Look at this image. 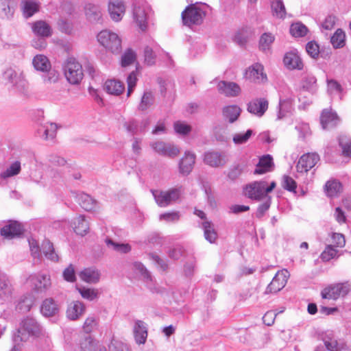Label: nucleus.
I'll use <instances>...</instances> for the list:
<instances>
[{
  "label": "nucleus",
  "instance_id": "58836bf2",
  "mask_svg": "<svg viewBox=\"0 0 351 351\" xmlns=\"http://www.w3.org/2000/svg\"><path fill=\"white\" fill-rule=\"evenodd\" d=\"M241 110L237 105L228 106L223 108V115L230 123H234L240 116Z\"/></svg>",
  "mask_w": 351,
  "mask_h": 351
},
{
  "label": "nucleus",
  "instance_id": "9b49d317",
  "mask_svg": "<svg viewBox=\"0 0 351 351\" xmlns=\"http://www.w3.org/2000/svg\"><path fill=\"white\" fill-rule=\"evenodd\" d=\"M151 146L156 152L164 156L174 158L180 153L178 147L162 141L154 143Z\"/></svg>",
  "mask_w": 351,
  "mask_h": 351
},
{
  "label": "nucleus",
  "instance_id": "0eeeda50",
  "mask_svg": "<svg viewBox=\"0 0 351 351\" xmlns=\"http://www.w3.org/2000/svg\"><path fill=\"white\" fill-rule=\"evenodd\" d=\"M350 290L348 283H337L324 289L322 291L321 295L324 299L337 300L339 297L346 295Z\"/></svg>",
  "mask_w": 351,
  "mask_h": 351
},
{
  "label": "nucleus",
  "instance_id": "1a4fd4ad",
  "mask_svg": "<svg viewBox=\"0 0 351 351\" xmlns=\"http://www.w3.org/2000/svg\"><path fill=\"white\" fill-rule=\"evenodd\" d=\"M319 160V156L315 153L304 154L298 162L297 171L300 173H306L312 169Z\"/></svg>",
  "mask_w": 351,
  "mask_h": 351
},
{
  "label": "nucleus",
  "instance_id": "4c0bfd02",
  "mask_svg": "<svg viewBox=\"0 0 351 351\" xmlns=\"http://www.w3.org/2000/svg\"><path fill=\"white\" fill-rule=\"evenodd\" d=\"M12 292V285L5 276H0V298L3 300H7L11 296Z\"/></svg>",
  "mask_w": 351,
  "mask_h": 351
},
{
  "label": "nucleus",
  "instance_id": "680f3d73",
  "mask_svg": "<svg viewBox=\"0 0 351 351\" xmlns=\"http://www.w3.org/2000/svg\"><path fill=\"white\" fill-rule=\"evenodd\" d=\"M261 201H263V202L258 206L256 213V216L258 218L263 217L265 213L269 210L271 203V197H266V198Z\"/></svg>",
  "mask_w": 351,
  "mask_h": 351
},
{
  "label": "nucleus",
  "instance_id": "393cba45",
  "mask_svg": "<svg viewBox=\"0 0 351 351\" xmlns=\"http://www.w3.org/2000/svg\"><path fill=\"white\" fill-rule=\"evenodd\" d=\"M80 351H106V348L90 337H85L80 343Z\"/></svg>",
  "mask_w": 351,
  "mask_h": 351
},
{
  "label": "nucleus",
  "instance_id": "0e129e2a",
  "mask_svg": "<svg viewBox=\"0 0 351 351\" xmlns=\"http://www.w3.org/2000/svg\"><path fill=\"white\" fill-rule=\"evenodd\" d=\"M173 128L176 132L181 135H187L191 131V125L179 121L174 123Z\"/></svg>",
  "mask_w": 351,
  "mask_h": 351
},
{
  "label": "nucleus",
  "instance_id": "b1692460",
  "mask_svg": "<svg viewBox=\"0 0 351 351\" xmlns=\"http://www.w3.org/2000/svg\"><path fill=\"white\" fill-rule=\"evenodd\" d=\"M134 336L136 343L144 344L147 337V329L145 322L138 320L134 326Z\"/></svg>",
  "mask_w": 351,
  "mask_h": 351
},
{
  "label": "nucleus",
  "instance_id": "6e6552de",
  "mask_svg": "<svg viewBox=\"0 0 351 351\" xmlns=\"http://www.w3.org/2000/svg\"><path fill=\"white\" fill-rule=\"evenodd\" d=\"M84 13L86 19L93 24L103 23V12L99 5L92 3H86L84 6Z\"/></svg>",
  "mask_w": 351,
  "mask_h": 351
},
{
  "label": "nucleus",
  "instance_id": "338daca9",
  "mask_svg": "<svg viewBox=\"0 0 351 351\" xmlns=\"http://www.w3.org/2000/svg\"><path fill=\"white\" fill-rule=\"evenodd\" d=\"M282 186L283 189L290 191L295 193V189L297 184L295 181L289 176H284L282 177Z\"/></svg>",
  "mask_w": 351,
  "mask_h": 351
},
{
  "label": "nucleus",
  "instance_id": "13d9d810",
  "mask_svg": "<svg viewBox=\"0 0 351 351\" xmlns=\"http://www.w3.org/2000/svg\"><path fill=\"white\" fill-rule=\"evenodd\" d=\"M292 109V104L290 100L284 99L280 100L279 102V111L278 113V119H281L286 116V113L291 112Z\"/></svg>",
  "mask_w": 351,
  "mask_h": 351
},
{
  "label": "nucleus",
  "instance_id": "20e7f679",
  "mask_svg": "<svg viewBox=\"0 0 351 351\" xmlns=\"http://www.w3.org/2000/svg\"><path fill=\"white\" fill-rule=\"evenodd\" d=\"M98 42L107 50L117 53L121 49V40L114 32L105 29L101 31L97 35Z\"/></svg>",
  "mask_w": 351,
  "mask_h": 351
},
{
  "label": "nucleus",
  "instance_id": "f3484780",
  "mask_svg": "<svg viewBox=\"0 0 351 351\" xmlns=\"http://www.w3.org/2000/svg\"><path fill=\"white\" fill-rule=\"evenodd\" d=\"M23 233L22 226L17 221H10L1 229V234L5 239H11Z\"/></svg>",
  "mask_w": 351,
  "mask_h": 351
},
{
  "label": "nucleus",
  "instance_id": "774afa93",
  "mask_svg": "<svg viewBox=\"0 0 351 351\" xmlns=\"http://www.w3.org/2000/svg\"><path fill=\"white\" fill-rule=\"evenodd\" d=\"M306 51L314 59H317L319 57V47L315 41H310L306 44Z\"/></svg>",
  "mask_w": 351,
  "mask_h": 351
},
{
  "label": "nucleus",
  "instance_id": "e2e57ef3",
  "mask_svg": "<svg viewBox=\"0 0 351 351\" xmlns=\"http://www.w3.org/2000/svg\"><path fill=\"white\" fill-rule=\"evenodd\" d=\"M108 351H131L128 346L117 339H112L108 346Z\"/></svg>",
  "mask_w": 351,
  "mask_h": 351
},
{
  "label": "nucleus",
  "instance_id": "6e6d98bb",
  "mask_svg": "<svg viewBox=\"0 0 351 351\" xmlns=\"http://www.w3.org/2000/svg\"><path fill=\"white\" fill-rule=\"evenodd\" d=\"M154 103V95L150 91H145L141 98L138 106V110L144 111L150 107Z\"/></svg>",
  "mask_w": 351,
  "mask_h": 351
},
{
  "label": "nucleus",
  "instance_id": "c756f323",
  "mask_svg": "<svg viewBox=\"0 0 351 351\" xmlns=\"http://www.w3.org/2000/svg\"><path fill=\"white\" fill-rule=\"evenodd\" d=\"M33 32L40 37H49L52 34L50 25L44 21H37L32 23Z\"/></svg>",
  "mask_w": 351,
  "mask_h": 351
},
{
  "label": "nucleus",
  "instance_id": "dca6fc26",
  "mask_svg": "<svg viewBox=\"0 0 351 351\" xmlns=\"http://www.w3.org/2000/svg\"><path fill=\"white\" fill-rule=\"evenodd\" d=\"M283 62L289 70H302L304 64L298 53L295 51H289L285 53Z\"/></svg>",
  "mask_w": 351,
  "mask_h": 351
},
{
  "label": "nucleus",
  "instance_id": "412c9836",
  "mask_svg": "<svg viewBox=\"0 0 351 351\" xmlns=\"http://www.w3.org/2000/svg\"><path fill=\"white\" fill-rule=\"evenodd\" d=\"M287 280L283 274L278 272L273 278L271 282L267 287L264 293H276L280 291L286 285Z\"/></svg>",
  "mask_w": 351,
  "mask_h": 351
},
{
  "label": "nucleus",
  "instance_id": "2f4dec72",
  "mask_svg": "<svg viewBox=\"0 0 351 351\" xmlns=\"http://www.w3.org/2000/svg\"><path fill=\"white\" fill-rule=\"evenodd\" d=\"M148 124L149 121L147 119L142 121L140 124L136 120L132 119L125 122L123 126L128 132L134 135L144 132Z\"/></svg>",
  "mask_w": 351,
  "mask_h": 351
},
{
  "label": "nucleus",
  "instance_id": "37998d69",
  "mask_svg": "<svg viewBox=\"0 0 351 351\" xmlns=\"http://www.w3.org/2000/svg\"><path fill=\"white\" fill-rule=\"evenodd\" d=\"M275 40V36L269 32L264 33L259 39L260 50L266 52L269 51L271 44Z\"/></svg>",
  "mask_w": 351,
  "mask_h": 351
},
{
  "label": "nucleus",
  "instance_id": "6ab92c4d",
  "mask_svg": "<svg viewBox=\"0 0 351 351\" xmlns=\"http://www.w3.org/2000/svg\"><path fill=\"white\" fill-rule=\"evenodd\" d=\"M195 162V155L190 152H186L179 162L180 173L188 175L191 173Z\"/></svg>",
  "mask_w": 351,
  "mask_h": 351
},
{
  "label": "nucleus",
  "instance_id": "5701e85b",
  "mask_svg": "<svg viewBox=\"0 0 351 351\" xmlns=\"http://www.w3.org/2000/svg\"><path fill=\"white\" fill-rule=\"evenodd\" d=\"M40 312L45 317L56 316L59 312V306L52 298L45 299L40 306Z\"/></svg>",
  "mask_w": 351,
  "mask_h": 351
},
{
  "label": "nucleus",
  "instance_id": "c03bdc74",
  "mask_svg": "<svg viewBox=\"0 0 351 351\" xmlns=\"http://www.w3.org/2000/svg\"><path fill=\"white\" fill-rule=\"evenodd\" d=\"M134 271L141 276L143 280L148 283L152 281V276L147 268L140 262H134L132 264Z\"/></svg>",
  "mask_w": 351,
  "mask_h": 351
},
{
  "label": "nucleus",
  "instance_id": "7c9ffc66",
  "mask_svg": "<svg viewBox=\"0 0 351 351\" xmlns=\"http://www.w3.org/2000/svg\"><path fill=\"white\" fill-rule=\"evenodd\" d=\"M274 166L272 157L267 154L261 157L254 171V174H263L271 170Z\"/></svg>",
  "mask_w": 351,
  "mask_h": 351
},
{
  "label": "nucleus",
  "instance_id": "4be33fe9",
  "mask_svg": "<svg viewBox=\"0 0 351 351\" xmlns=\"http://www.w3.org/2000/svg\"><path fill=\"white\" fill-rule=\"evenodd\" d=\"M85 305L80 301L72 302L67 308L66 317L71 320L79 319L85 312Z\"/></svg>",
  "mask_w": 351,
  "mask_h": 351
},
{
  "label": "nucleus",
  "instance_id": "a19ab883",
  "mask_svg": "<svg viewBox=\"0 0 351 351\" xmlns=\"http://www.w3.org/2000/svg\"><path fill=\"white\" fill-rule=\"evenodd\" d=\"M271 8L274 16L284 19L286 16V10L282 0H271Z\"/></svg>",
  "mask_w": 351,
  "mask_h": 351
},
{
  "label": "nucleus",
  "instance_id": "2eb2a0df",
  "mask_svg": "<svg viewBox=\"0 0 351 351\" xmlns=\"http://www.w3.org/2000/svg\"><path fill=\"white\" fill-rule=\"evenodd\" d=\"M133 18L142 31H145L147 29V11L145 5L134 4L133 8Z\"/></svg>",
  "mask_w": 351,
  "mask_h": 351
},
{
  "label": "nucleus",
  "instance_id": "f03ea898",
  "mask_svg": "<svg viewBox=\"0 0 351 351\" xmlns=\"http://www.w3.org/2000/svg\"><path fill=\"white\" fill-rule=\"evenodd\" d=\"M17 332L14 341H25L30 337H38L43 335V328L36 319L27 316L21 321Z\"/></svg>",
  "mask_w": 351,
  "mask_h": 351
},
{
  "label": "nucleus",
  "instance_id": "aec40b11",
  "mask_svg": "<svg viewBox=\"0 0 351 351\" xmlns=\"http://www.w3.org/2000/svg\"><path fill=\"white\" fill-rule=\"evenodd\" d=\"M321 124L324 129L335 127L339 122V119L335 112L324 110L321 115Z\"/></svg>",
  "mask_w": 351,
  "mask_h": 351
},
{
  "label": "nucleus",
  "instance_id": "e433bc0d",
  "mask_svg": "<svg viewBox=\"0 0 351 351\" xmlns=\"http://www.w3.org/2000/svg\"><path fill=\"white\" fill-rule=\"evenodd\" d=\"M21 6L23 15L26 18L32 16L38 11V5L32 0H22Z\"/></svg>",
  "mask_w": 351,
  "mask_h": 351
},
{
  "label": "nucleus",
  "instance_id": "a878e982",
  "mask_svg": "<svg viewBox=\"0 0 351 351\" xmlns=\"http://www.w3.org/2000/svg\"><path fill=\"white\" fill-rule=\"evenodd\" d=\"M324 346L328 351H341L344 345L338 342L332 332L326 333L322 338Z\"/></svg>",
  "mask_w": 351,
  "mask_h": 351
},
{
  "label": "nucleus",
  "instance_id": "bf43d9fd",
  "mask_svg": "<svg viewBox=\"0 0 351 351\" xmlns=\"http://www.w3.org/2000/svg\"><path fill=\"white\" fill-rule=\"evenodd\" d=\"M339 145L342 149L343 156H351V139L346 136H340L339 138Z\"/></svg>",
  "mask_w": 351,
  "mask_h": 351
},
{
  "label": "nucleus",
  "instance_id": "864d4df0",
  "mask_svg": "<svg viewBox=\"0 0 351 351\" xmlns=\"http://www.w3.org/2000/svg\"><path fill=\"white\" fill-rule=\"evenodd\" d=\"M289 32L293 37H303L307 34L308 29L304 24L298 22L291 25Z\"/></svg>",
  "mask_w": 351,
  "mask_h": 351
},
{
  "label": "nucleus",
  "instance_id": "ea45409f",
  "mask_svg": "<svg viewBox=\"0 0 351 351\" xmlns=\"http://www.w3.org/2000/svg\"><path fill=\"white\" fill-rule=\"evenodd\" d=\"M42 252L45 256L52 261H58V255L55 252L53 243L49 240H44L41 245Z\"/></svg>",
  "mask_w": 351,
  "mask_h": 351
},
{
  "label": "nucleus",
  "instance_id": "8fccbe9b",
  "mask_svg": "<svg viewBox=\"0 0 351 351\" xmlns=\"http://www.w3.org/2000/svg\"><path fill=\"white\" fill-rule=\"evenodd\" d=\"M136 60V53L131 49H126L121 57V65L122 67H126Z\"/></svg>",
  "mask_w": 351,
  "mask_h": 351
},
{
  "label": "nucleus",
  "instance_id": "bb28decb",
  "mask_svg": "<svg viewBox=\"0 0 351 351\" xmlns=\"http://www.w3.org/2000/svg\"><path fill=\"white\" fill-rule=\"evenodd\" d=\"M204 160L206 164L213 167H218L225 165L224 157L219 152H210L204 155Z\"/></svg>",
  "mask_w": 351,
  "mask_h": 351
},
{
  "label": "nucleus",
  "instance_id": "423d86ee",
  "mask_svg": "<svg viewBox=\"0 0 351 351\" xmlns=\"http://www.w3.org/2000/svg\"><path fill=\"white\" fill-rule=\"evenodd\" d=\"M181 188H173L168 191H152V194L157 204L160 207H166L179 199Z\"/></svg>",
  "mask_w": 351,
  "mask_h": 351
},
{
  "label": "nucleus",
  "instance_id": "473e14b6",
  "mask_svg": "<svg viewBox=\"0 0 351 351\" xmlns=\"http://www.w3.org/2000/svg\"><path fill=\"white\" fill-rule=\"evenodd\" d=\"M73 226L75 232L81 236H84L89 230L88 222L82 215H80L74 219Z\"/></svg>",
  "mask_w": 351,
  "mask_h": 351
},
{
  "label": "nucleus",
  "instance_id": "9d476101",
  "mask_svg": "<svg viewBox=\"0 0 351 351\" xmlns=\"http://www.w3.org/2000/svg\"><path fill=\"white\" fill-rule=\"evenodd\" d=\"M28 280L34 289L38 293L46 291L51 287V279L47 274H38L31 275Z\"/></svg>",
  "mask_w": 351,
  "mask_h": 351
},
{
  "label": "nucleus",
  "instance_id": "de8ad7c7",
  "mask_svg": "<svg viewBox=\"0 0 351 351\" xmlns=\"http://www.w3.org/2000/svg\"><path fill=\"white\" fill-rule=\"evenodd\" d=\"M34 304V300L32 296L25 295L20 299L16 309L22 313H27L30 311Z\"/></svg>",
  "mask_w": 351,
  "mask_h": 351
},
{
  "label": "nucleus",
  "instance_id": "4468645a",
  "mask_svg": "<svg viewBox=\"0 0 351 351\" xmlns=\"http://www.w3.org/2000/svg\"><path fill=\"white\" fill-rule=\"evenodd\" d=\"M268 108V101L265 98H257L247 104V111L257 117H262Z\"/></svg>",
  "mask_w": 351,
  "mask_h": 351
},
{
  "label": "nucleus",
  "instance_id": "f257e3e1",
  "mask_svg": "<svg viewBox=\"0 0 351 351\" xmlns=\"http://www.w3.org/2000/svg\"><path fill=\"white\" fill-rule=\"evenodd\" d=\"M276 186V183L274 181L269 184L266 180L254 181L245 186L244 193L248 198L259 202L266 197H271L268 193L271 192Z\"/></svg>",
  "mask_w": 351,
  "mask_h": 351
},
{
  "label": "nucleus",
  "instance_id": "3c124183",
  "mask_svg": "<svg viewBox=\"0 0 351 351\" xmlns=\"http://www.w3.org/2000/svg\"><path fill=\"white\" fill-rule=\"evenodd\" d=\"M345 33L341 29H338L330 38L331 44L335 49L343 47L345 45Z\"/></svg>",
  "mask_w": 351,
  "mask_h": 351
},
{
  "label": "nucleus",
  "instance_id": "09e8293b",
  "mask_svg": "<svg viewBox=\"0 0 351 351\" xmlns=\"http://www.w3.org/2000/svg\"><path fill=\"white\" fill-rule=\"evenodd\" d=\"M43 73L42 79L45 84L49 85L58 82L60 75L56 69L51 67L49 70Z\"/></svg>",
  "mask_w": 351,
  "mask_h": 351
},
{
  "label": "nucleus",
  "instance_id": "cd10ccee",
  "mask_svg": "<svg viewBox=\"0 0 351 351\" xmlns=\"http://www.w3.org/2000/svg\"><path fill=\"white\" fill-rule=\"evenodd\" d=\"M76 198L80 206L87 211L93 210L97 208V201L86 193H80L77 194Z\"/></svg>",
  "mask_w": 351,
  "mask_h": 351
},
{
  "label": "nucleus",
  "instance_id": "5fc2aeb1",
  "mask_svg": "<svg viewBox=\"0 0 351 351\" xmlns=\"http://www.w3.org/2000/svg\"><path fill=\"white\" fill-rule=\"evenodd\" d=\"M77 289L80 293L81 296L87 300L93 301L98 298L99 292L96 289H90L82 287L77 288Z\"/></svg>",
  "mask_w": 351,
  "mask_h": 351
},
{
  "label": "nucleus",
  "instance_id": "72a5a7b5",
  "mask_svg": "<svg viewBox=\"0 0 351 351\" xmlns=\"http://www.w3.org/2000/svg\"><path fill=\"white\" fill-rule=\"evenodd\" d=\"M104 89L111 95H119L124 89V84L120 81L115 80H108L104 84Z\"/></svg>",
  "mask_w": 351,
  "mask_h": 351
},
{
  "label": "nucleus",
  "instance_id": "69168bd1",
  "mask_svg": "<svg viewBox=\"0 0 351 351\" xmlns=\"http://www.w3.org/2000/svg\"><path fill=\"white\" fill-rule=\"evenodd\" d=\"M58 27L62 33L71 34L73 32V24L66 19H60L58 22Z\"/></svg>",
  "mask_w": 351,
  "mask_h": 351
},
{
  "label": "nucleus",
  "instance_id": "7ed1b4c3",
  "mask_svg": "<svg viewBox=\"0 0 351 351\" xmlns=\"http://www.w3.org/2000/svg\"><path fill=\"white\" fill-rule=\"evenodd\" d=\"M64 72L71 84H79L84 77L82 66L74 58L66 60L64 64Z\"/></svg>",
  "mask_w": 351,
  "mask_h": 351
},
{
  "label": "nucleus",
  "instance_id": "a211bd4d",
  "mask_svg": "<svg viewBox=\"0 0 351 351\" xmlns=\"http://www.w3.org/2000/svg\"><path fill=\"white\" fill-rule=\"evenodd\" d=\"M217 88L221 94L231 97L239 95L241 92L239 86L232 82L221 81L217 85Z\"/></svg>",
  "mask_w": 351,
  "mask_h": 351
},
{
  "label": "nucleus",
  "instance_id": "39448f33",
  "mask_svg": "<svg viewBox=\"0 0 351 351\" xmlns=\"http://www.w3.org/2000/svg\"><path fill=\"white\" fill-rule=\"evenodd\" d=\"M204 15V12L197 6V3L191 4L182 12V19L184 25L191 26L201 24Z\"/></svg>",
  "mask_w": 351,
  "mask_h": 351
},
{
  "label": "nucleus",
  "instance_id": "f8f14e48",
  "mask_svg": "<svg viewBox=\"0 0 351 351\" xmlns=\"http://www.w3.org/2000/svg\"><path fill=\"white\" fill-rule=\"evenodd\" d=\"M108 12L111 19L116 22L121 21L125 12V6L122 0H111L108 3Z\"/></svg>",
  "mask_w": 351,
  "mask_h": 351
},
{
  "label": "nucleus",
  "instance_id": "c85d7f7f",
  "mask_svg": "<svg viewBox=\"0 0 351 351\" xmlns=\"http://www.w3.org/2000/svg\"><path fill=\"white\" fill-rule=\"evenodd\" d=\"M80 279L87 283L95 284L99 281L100 273L94 268H86L79 274Z\"/></svg>",
  "mask_w": 351,
  "mask_h": 351
},
{
  "label": "nucleus",
  "instance_id": "79ce46f5",
  "mask_svg": "<svg viewBox=\"0 0 351 351\" xmlns=\"http://www.w3.org/2000/svg\"><path fill=\"white\" fill-rule=\"evenodd\" d=\"M316 82L317 80L315 76L312 75H307L302 80V88L311 93H314L317 90Z\"/></svg>",
  "mask_w": 351,
  "mask_h": 351
},
{
  "label": "nucleus",
  "instance_id": "a18cd8bd",
  "mask_svg": "<svg viewBox=\"0 0 351 351\" xmlns=\"http://www.w3.org/2000/svg\"><path fill=\"white\" fill-rule=\"evenodd\" d=\"M105 243L108 247L120 253L126 254L131 250V246L129 244L116 243L110 238H106Z\"/></svg>",
  "mask_w": 351,
  "mask_h": 351
},
{
  "label": "nucleus",
  "instance_id": "4d7b16f0",
  "mask_svg": "<svg viewBox=\"0 0 351 351\" xmlns=\"http://www.w3.org/2000/svg\"><path fill=\"white\" fill-rule=\"evenodd\" d=\"M253 134V130L249 129L245 133L241 132L234 134L232 141L235 145H242L246 143Z\"/></svg>",
  "mask_w": 351,
  "mask_h": 351
},
{
  "label": "nucleus",
  "instance_id": "c9c22d12",
  "mask_svg": "<svg viewBox=\"0 0 351 351\" xmlns=\"http://www.w3.org/2000/svg\"><path fill=\"white\" fill-rule=\"evenodd\" d=\"M32 64L35 69L41 72H45L51 68L50 61L47 56L43 54L35 56Z\"/></svg>",
  "mask_w": 351,
  "mask_h": 351
},
{
  "label": "nucleus",
  "instance_id": "ddd939ff",
  "mask_svg": "<svg viewBox=\"0 0 351 351\" xmlns=\"http://www.w3.org/2000/svg\"><path fill=\"white\" fill-rule=\"evenodd\" d=\"M245 77L252 82L258 83L267 80V75L263 73V66L258 63L249 67L245 71Z\"/></svg>",
  "mask_w": 351,
  "mask_h": 351
},
{
  "label": "nucleus",
  "instance_id": "49530a36",
  "mask_svg": "<svg viewBox=\"0 0 351 351\" xmlns=\"http://www.w3.org/2000/svg\"><path fill=\"white\" fill-rule=\"evenodd\" d=\"M21 169V162L19 161H15L12 163L6 170L2 171L0 173V178L3 179H7L8 178L18 175Z\"/></svg>",
  "mask_w": 351,
  "mask_h": 351
},
{
  "label": "nucleus",
  "instance_id": "052dcab7",
  "mask_svg": "<svg viewBox=\"0 0 351 351\" xmlns=\"http://www.w3.org/2000/svg\"><path fill=\"white\" fill-rule=\"evenodd\" d=\"M338 251L332 245H328L320 255V258L323 261H329L336 257Z\"/></svg>",
  "mask_w": 351,
  "mask_h": 351
},
{
  "label": "nucleus",
  "instance_id": "603ef678",
  "mask_svg": "<svg viewBox=\"0 0 351 351\" xmlns=\"http://www.w3.org/2000/svg\"><path fill=\"white\" fill-rule=\"evenodd\" d=\"M325 190L327 195L332 197L341 192V184L335 180L328 181L325 185Z\"/></svg>",
  "mask_w": 351,
  "mask_h": 351
},
{
  "label": "nucleus",
  "instance_id": "f704fd0d",
  "mask_svg": "<svg viewBox=\"0 0 351 351\" xmlns=\"http://www.w3.org/2000/svg\"><path fill=\"white\" fill-rule=\"evenodd\" d=\"M202 227L205 239L210 243H214L217 239V233L213 224L210 221L204 220L202 223Z\"/></svg>",
  "mask_w": 351,
  "mask_h": 351
}]
</instances>
